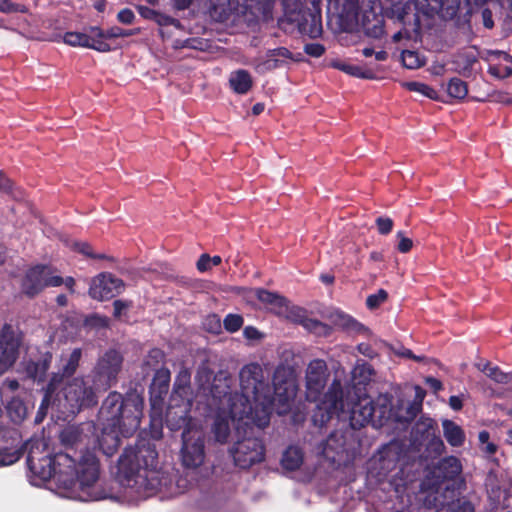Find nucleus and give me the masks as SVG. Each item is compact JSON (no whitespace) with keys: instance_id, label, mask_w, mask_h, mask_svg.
<instances>
[{"instance_id":"nucleus-1","label":"nucleus","mask_w":512,"mask_h":512,"mask_svg":"<svg viewBox=\"0 0 512 512\" xmlns=\"http://www.w3.org/2000/svg\"><path fill=\"white\" fill-rule=\"evenodd\" d=\"M241 396L244 400L241 407L236 403H219L226 406L233 420H251L258 428L263 429L270 423V414L275 395L280 402H288L292 397L288 387L281 393V387L274 383L272 387L264 376V371L259 363L252 362L244 365L239 372Z\"/></svg>"},{"instance_id":"nucleus-2","label":"nucleus","mask_w":512,"mask_h":512,"mask_svg":"<svg viewBox=\"0 0 512 512\" xmlns=\"http://www.w3.org/2000/svg\"><path fill=\"white\" fill-rule=\"evenodd\" d=\"M158 463L155 443L139 437L133 445L124 448L118 459L117 474L123 485L152 496L171 484L170 476L158 468Z\"/></svg>"},{"instance_id":"nucleus-3","label":"nucleus","mask_w":512,"mask_h":512,"mask_svg":"<svg viewBox=\"0 0 512 512\" xmlns=\"http://www.w3.org/2000/svg\"><path fill=\"white\" fill-rule=\"evenodd\" d=\"M28 467L41 481L54 478L65 489L91 488L99 479L100 464L95 453L86 450L78 460L70 452H56Z\"/></svg>"},{"instance_id":"nucleus-4","label":"nucleus","mask_w":512,"mask_h":512,"mask_svg":"<svg viewBox=\"0 0 512 512\" xmlns=\"http://www.w3.org/2000/svg\"><path fill=\"white\" fill-rule=\"evenodd\" d=\"M349 415V424L352 429L359 430L371 421H374L375 406L370 397L359 398L349 404L344 402V391L340 379H333L323 399L316 404L311 421L315 427H324L334 415L342 418Z\"/></svg>"},{"instance_id":"nucleus-5","label":"nucleus","mask_w":512,"mask_h":512,"mask_svg":"<svg viewBox=\"0 0 512 512\" xmlns=\"http://www.w3.org/2000/svg\"><path fill=\"white\" fill-rule=\"evenodd\" d=\"M144 399L137 392H110L99 410V420L107 428H116L123 437L132 436L140 427Z\"/></svg>"},{"instance_id":"nucleus-6","label":"nucleus","mask_w":512,"mask_h":512,"mask_svg":"<svg viewBox=\"0 0 512 512\" xmlns=\"http://www.w3.org/2000/svg\"><path fill=\"white\" fill-rule=\"evenodd\" d=\"M311 7H304L302 0H297L291 7L285 0V16L287 20L295 24L301 34L310 38H318L322 35V15L319 0H312Z\"/></svg>"},{"instance_id":"nucleus-7","label":"nucleus","mask_w":512,"mask_h":512,"mask_svg":"<svg viewBox=\"0 0 512 512\" xmlns=\"http://www.w3.org/2000/svg\"><path fill=\"white\" fill-rule=\"evenodd\" d=\"M98 392L93 384L87 386L82 377H75L67 383L64 382L58 390L61 397V407L71 414L79 412L82 408L96 405L98 403Z\"/></svg>"},{"instance_id":"nucleus-8","label":"nucleus","mask_w":512,"mask_h":512,"mask_svg":"<svg viewBox=\"0 0 512 512\" xmlns=\"http://www.w3.org/2000/svg\"><path fill=\"white\" fill-rule=\"evenodd\" d=\"M123 362L122 353L114 348H110L100 355L90 372L94 388L99 392H105L115 385L122 370Z\"/></svg>"},{"instance_id":"nucleus-9","label":"nucleus","mask_w":512,"mask_h":512,"mask_svg":"<svg viewBox=\"0 0 512 512\" xmlns=\"http://www.w3.org/2000/svg\"><path fill=\"white\" fill-rule=\"evenodd\" d=\"M385 13L388 18L396 20L403 26L402 30L393 35L394 42H399L403 38L411 39L412 33L419 34L421 21L417 3L411 1L395 3L387 8Z\"/></svg>"},{"instance_id":"nucleus-10","label":"nucleus","mask_w":512,"mask_h":512,"mask_svg":"<svg viewBox=\"0 0 512 512\" xmlns=\"http://www.w3.org/2000/svg\"><path fill=\"white\" fill-rule=\"evenodd\" d=\"M62 285V277L53 275V268L45 264H37L30 267L22 281L21 291L29 298H34L47 287H59Z\"/></svg>"},{"instance_id":"nucleus-11","label":"nucleus","mask_w":512,"mask_h":512,"mask_svg":"<svg viewBox=\"0 0 512 512\" xmlns=\"http://www.w3.org/2000/svg\"><path fill=\"white\" fill-rule=\"evenodd\" d=\"M236 466L248 469L265 459V446L261 438L246 435L237 440L230 449Z\"/></svg>"},{"instance_id":"nucleus-12","label":"nucleus","mask_w":512,"mask_h":512,"mask_svg":"<svg viewBox=\"0 0 512 512\" xmlns=\"http://www.w3.org/2000/svg\"><path fill=\"white\" fill-rule=\"evenodd\" d=\"M461 471L462 465L457 457H444L431 469L422 485L431 487L428 494H440L439 491L442 489L444 482L454 480Z\"/></svg>"},{"instance_id":"nucleus-13","label":"nucleus","mask_w":512,"mask_h":512,"mask_svg":"<svg viewBox=\"0 0 512 512\" xmlns=\"http://www.w3.org/2000/svg\"><path fill=\"white\" fill-rule=\"evenodd\" d=\"M327 364L323 359L312 360L306 369V399L318 403L328 379Z\"/></svg>"},{"instance_id":"nucleus-14","label":"nucleus","mask_w":512,"mask_h":512,"mask_svg":"<svg viewBox=\"0 0 512 512\" xmlns=\"http://www.w3.org/2000/svg\"><path fill=\"white\" fill-rule=\"evenodd\" d=\"M170 380L171 373L168 368L160 367L156 369L149 386L152 422L156 421V417H161L162 415L163 404L169 391Z\"/></svg>"},{"instance_id":"nucleus-15","label":"nucleus","mask_w":512,"mask_h":512,"mask_svg":"<svg viewBox=\"0 0 512 512\" xmlns=\"http://www.w3.org/2000/svg\"><path fill=\"white\" fill-rule=\"evenodd\" d=\"M125 288L122 279L109 272H102L93 277L88 294L97 301H107L119 295Z\"/></svg>"},{"instance_id":"nucleus-16","label":"nucleus","mask_w":512,"mask_h":512,"mask_svg":"<svg viewBox=\"0 0 512 512\" xmlns=\"http://www.w3.org/2000/svg\"><path fill=\"white\" fill-rule=\"evenodd\" d=\"M181 462L184 467L195 469L202 465L205 459V443L202 433L194 431L191 434L182 432Z\"/></svg>"},{"instance_id":"nucleus-17","label":"nucleus","mask_w":512,"mask_h":512,"mask_svg":"<svg viewBox=\"0 0 512 512\" xmlns=\"http://www.w3.org/2000/svg\"><path fill=\"white\" fill-rule=\"evenodd\" d=\"M445 493L443 494H427L424 500V504L428 508H436L435 512H475L474 505L465 497H458L446 502V493H449L451 497L455 494V489L446 485L444 487Z\"/></svg>"},{"instance_id":"nucleus-18","label":"nucleus","mask_w":512,"mask_h":512,"mask_svg":"<svg viewBox=\"0 0 512 512\" xmlns=\"http://www.w3.org/2000/svg\"><path fill=\"white\" fill-rule=\"evenodd\" d=\"M20 339L12 327L4 325L0 330V375L7 372L19 356Z\"/></svg>"},{"instance_id":"nucleus-19","label":"nucleus","mask_w":512,"mask_h":512,"mask_svg":"<svg viewBox=\"0 0 512 512\" xmlns=\"http://www.w3.org/2000/svg\"><path fill=\"white\" fill-rule=\"evenodd\" d=\"M400 456L401 449L396 443L391 442L383 445L372 460L374 469L377 470V475L379 477H386L391 471L395 470Z\"/></svg>"},{"instance_id":"nucleus-20","label":"nucleus","mask_w":512,"mask_h":512,"mask_svg":"<svg viewBox=\"0 0 512 512\" xmlns=\"http://www.w3.org/2000/svg\"><path fill=\"white\" fill-rule=\"evenodd\" d=\"M460 4V0H422L417 5L418 11L427 17L438 15L443 19H452L456 16Z\"/></svg>"},{"instance_id":"nucleus-21","label":"nucleus","mask_w":512,"mask_h":512,"mask_svg":"<svg viewBox=\"0 0 512 512\" xmlns=\"http://www.w3.org/2000/svg\"><path fill=\"white\" fill-rule=\"evenodd\" d=\"M190 411L191 408L167 406L165 413L166 426L171 431L182 430V432L187 431L188 434H191L194 431L191 427L192 418Z\"/></svg>"},{"instance_id":"nucleus-22","label":"nucleus","mask_w":512,"mask_h":512,"mask_svg":"<svg viewBox=\"0 0 512 512\" xmlns=\"http://www.w3.org/2000/svg\"><path fill=\"white\" fill-rule=\"evenodd\" d=\"M66 44L76 47H84L94 49L98 52H109L112 46L108 42L96 40L95 33H81V32H66L63 36Z\"/></svg>"},{"instance_id":"nucleus-23","label":"nucleus","mask_w":512,"mask_h":512,"mask_svg":"<svg viewBox=\"0 0 512 512\" xmlns=\"http://www.w3.org/2000/svg\"><path fill=\"white\" fill-rule=\"evenodd\" d=\"M53 354L50 351L40 353L37 359L25 362L26 377L38 383L46 380L47 372L51 366Z\"/></svg>"},{"instance_id":"nucleus-24","label":"nucleus","mask_w":512,"mask_h":512,"mask_svg":"<svg viewBox=\"0 0 512 512\" xmlns=\"http://www.w3.org/2000/svg\"><path fill=\"white\" fill-rule=\"evenodd\" d=\"M81 358L82 349H73L62 368L58 372L52 373L49 381H54L55 379V382L53 383L54 387L60 389V387H62L64 384L65 379L71 378L76 373Z\"/></svg>"},{"instance_id":"nucleus-25","label":"nucleus","mask_w":512,"mask_h":512,"mask_svg":"<svg viewBox=\"0 0 512 512\" xmlns=\"http://www.w3.org/2000/svg\"><path fill=\"white\" fill-rule=\"evenodd\" d=\"M23 453L27 452V467H30L35 462L41 461L46 457L52 455L49 450V446L44 438L32 437L21 445Z\"/></svg>"},{"instance_id":"nucleus-26","label":"nucleus","mask_w":512,"mask_h":512,"mask_svg":"<svg viewBox=\"0 0 512 512\" xmlns=\"http://www.w3.org/2000/svg\"><path fill=\"white\" fill-rule=\"evenodd\" d=\"M255 296L276 315H284L288 311L289 301L287 298L276 292H272L264 288H257L255 290Z\"/></svg>"},{"instance_id":"nucleus-27","label":"nucleus","mask_w":512,"mask_h":512,"mask_svg":"<svg viewBox=\"0 0 512 512\" xmlns=\"http://www.w3.org/2000/svg\"><path fill=\"white\" fill-rule=\"evenodd\" d=\"M120 431L116 428H107V425H102V431L98 437L99 449L107 456H113L121 445Z\"/></svg>"},{"instance_id":"nucleus-28","label":"nucleus","mask_w":512,"mask_h":512,"mask_svg":"<svg viewBox=\"0 0 512 512\" xmlns=\"http://www.w3.org/2000/svg\"><path fill=\"white\" fill-rule=\"evenodd\" d=\"M292 58V53L285 47L270 49L266 52V59L257 66L263 70H274L286 64L287 59Z\"/></svg>"},{"instance_id":"nucleus-29","label":"nucleus","mask_w":512,"mask_h":512,"mask_svg":"<svg viewBox=\"0 0 512 512\" xmlns=\"http://www.w3.org/2000/svg\"><path fill=\"white\" fill-rule=\"evenodd\" d=\"M54 382L55 380L48 381L46 387L44 388V396L35 418L37 423L41 422L46 416L48 407L50 405H57L59 408H61V397L60 393H58L59 389L54 387Z\"/></svg>"},{"instance_id":"nucleus-30","label":"nucleus","mask_w":512,"mask_h":512,"mask_svg":"<svg viewBox=\"0 0 512 512\" xmlns=\"http://www.w3.org/2000/svg\"><path fill=\"white\" fill-rule=\"evenodd\" d=\"M231 384L232 377L227 373L220 371L213 379L211 384L210 393L214 399L222 400L226 397L231 399Z\"/></svg>"},{"instance_id":"nucleus-31","label":"nucleus","mask_w":512,"mask_h":512,"mask_svg":"<svg viewBox=\"0 0 512 512\" xmlns=\"http://www.w3.org/2000/svg\"><path fill=\"white\" fill-rule=\"evenodd\" d=\"M393 396L390 393H380L375 399H372V405L375 406V417L378 423L382 425L384 420L393 419L396 409L392 407Z\"/></svg>"},{"instance_id":"nucleus-32","label":"nucleus","mask_w":512,"mask_h":512,"mask_svg":"<svg viewBox=\"0 0 512 512\" xmlns=\"http://www.w3.org/2000/svg\"><path fill=\"white\" fill-rule=\"evenodd\" d=\"M321 446L322 454L328 459L335 460L336 456L344 452L345 438L341 433L334 431L322 442Z\"/></svg>"},{"instance_id":"nucleus-33","label":"nucleus","mask_w":512,"mask_h":512,"mask_svg":"<svg viewBox=\"0 0 512 512\" xmlns=\"http://www.w3.org/2000/svg\"><path fill=\"white\" fill-rule=\"evenodd\" d=\"M229 84L237 94H246L252 88L253 80L247 70L239 69L231 73Z\"/></svg>"},{"instance_id":"nucleus-34","label":"nucleus","mask_w":512,"mask_h":512,"mask_svg":"<svg viewBox=\"0 0 512 512\" xmlns=\"http://www.w3.org/2000/svg\"><path fill=\"white\" fill-rule=\"evenodd\" d=\"M443 433L446 441L453 447H460L465 442L463 429L452 420H444L442 423Z\"/></svg>"},{"instance_id":"nucleus-35","label":"nucleus","mask_w":512,"mask_h":512,"mask_svg":"<svg viewBox=\"0 0 512 512\" xmlns=\"http://www.w3.org/2000/svg\"><path fill=\"white\" fill-rule=\"evenodd\" d=\"M304 460V454L301 448L297 446H289L282 455L281 465L283 469L288 471L298 470Z\"/></svg>"},{"instance_id":"nucleus-36","label":"nucleus","mask_w":512,"mask_h":512,"mask_svg":"<svg viewBox=\"0 0 512 512\" xmlns=\"http://www.w3.org/2000/svg\"><path fill=\"white\" fill-rule=\"evenodd\" d=\"M421 411L420 403H409L405 408L398 407L393 415V420L401 424H409L417 417Z\"/></svg>"},{"instance_id":"nucleus-37","label":"nucleus","mask_w":512,"mask_h":512,"mask_svg":"<svg viewBox=\"0 0 512 512\" xmlns=\"http://www.w3.org/2000/svg\"><path fill=\"white\" fill-rule=\"evenodd\" d=\"M333 67L360 79H374L375 73L371 69H365L359 65H352L343 62H334Z\"/></svg>"},{"instance_id":"nucleus-38","label":"nucleus","mask_w":512,"mask_h":512,"mask_svg":"<svg viewBox=\"0 0 512 512\" xmlns=\"http://www.w3.org/2000/svg\"><path fill=\"white\" fill-rule=\"evenodd\" d=\"M212 432L217 442L224 444L230 435V425L227 418L218 415L213 423Z\"/></svg>"},{"instance_id":"nucleus-39","label":"nucleus","mask_w":512,"mask_h":512,"mask_svg":"<svg viewBox=\"0 0 512 512\" xmlns=\"http://www.w3.org/2000/svg\"><path fill=\"white\" fill-rule=\"evenodd\" d=\"M20 432L11 427L0 426V448L5 446L21 447Z\"/></svg>"},{"instance_id":"nucleus-40","label":"nucleus","mask_w":512,"mask_h":512,"mask_svg":"<svg viewBox=\"0 0 512 512\" xmlns=\"http://www.w3.org/2000/svg\"><path fill=\"white\" fill-rule=\"evenodd\" d=\"M7 412L11 420L20 423L26 417L27 409L23 401L19 398H12L7 405Z\"/></svg>"},{"instance_id":"nucleus-41","label":"nucleus","mask_w":512,"mask_h":512,"mask_svg":"<svg viewBox=\"0 0 512 512\" xmlns=\"http://www.w3.org/2000/svg\"><path fill=\"white\" fill-rule=\"evenodd\" d=\"M447 92L452 98L462 100L468 94L467 83L461 78L453 77L448 82Z\"/></svg>"},{"instance_id":"nucleus-42","label":"nucleus","mask_w":512,"mask_h":512,"mask_svg":"<svg viewBox=\"0 0 512 512\" xmlns=\"http://www.w3.org/2000/svg\"><path fill=\"white\" fill-rule=\"evenodd\" d=\"M23 455L22 447L5 446L0 448V466L14 464Z\"/></svg>"},{"instance_id":"nucleus-43","label":"nucleus","mask_w":512,"mask_h":512,"mask_svg":"<svg viewBox=\"0 0 512 512\" xmlns=\"http://www.w3.org/2000/svg\"><path fill=\"white\" fill-rule=\"evenodd\" d=\"M477 367L497 383L506 384L510 380V377L507 373H504L498 366H492L489 362L483 365L478 364Z\"/></svg>"},{"instance_id":"nucleus-44","label":"nucleus","mask_w":512,"mask_h":512,"mask_svg":"<svg viewBox=\"0 0 512 512\" xmlns=\"http://www.w3.org/2000/svg\"><path fill=\"white\" fill-rule=\"evenodd\" d=\"M193 403V392H181L177 390H172L171 395L169 397L168 406L173 407H184V408H192Z\"/></svg>"},{"instance_id":"nucleus-45","label":"nucleus","mask_w":512,"mask_h":512,"mask_svg":"<svg viewBox=\"0 0 512 512\" xmlns=\"http://www.w3.org/2000/svg\"><path fill=\"white\" fill-rule=\"evenodd\" d=\"M172 390H177L184 393L192 392L191 373L187 368L183 367L179 370L175 377Z\"/></svg>"},{"instance_id":"nucleus-46","label":"nucleus","mask_w":512,"mask_h":512,"mask_svg":"<svg viewBox=\"0 0 512 512\" xmlns=\"http://www.w3.org/2000/svg\"><path fill=\"white\" fill-rule=\"evenodd\" d=\"M437 423L431 418H420L415 425V432L420 434L421 437L434 436L437 430Z\"/></svg>"},{"instance_id":"nucleus-47","label":"nucleus","mask_w":512,"mask_h":512,"mask_svg":"<svg viewBox=\"0 0 512 512\" xmlns=\"http://www.w3.org/2000/svg\"><path fill=\"white\" fill-rule=\"evenodd\" d=\"M89 32L95 33L96 40L107 42V40L109 39L120 38L122 35V28L118 26H113L107 30H103L100 27L93 26L90 27Z\"/></svg>"},{"instance_id":"nucleus-48","label":"nucleus","mask_w":512,"mask_h":512,"mask_svg":"<svg viewBox=\"0 0 512 512\" xmlns=\"http://www.w3.org/2000/svg\"><path fill=\"white\" fill-rule=\"evenodd\" d=\"M404 85L409 91L418 92L429 99L436 100L438 98V92L425 83L411 81L406 82Z\"/></svg>"},{"instance_id":"nucleus-49","label":"nucleus","mask_w":512,"mask_h":512,"mask_svg":"<svg viewBox=\"0 0 512 512\" xmlns=\"http://www.w3.org/2000/svg\"><path fill=\"white\" fill-rule=\"evenodd\" d=\"M80 432L75 427H67L60 433L61 443L68 450H73V446L79 441Z\"/></svg>"},{"instance_id":"nucleus-50","label":"nucleus","mask_w":512,"mask_h":512,"mask_svg":"<svg viewBox=\"0 0 512 512\" xmlns=\"http://www.w3.org/2000/svg\"><path fill=\"white\" fill-rule=\"evenodd\" d=\"M401 59L404 67L408 69H417L424 65L423 60L416 51L404 50L401 54Z\"/></svg>"},{"instance_id":"nucleus-51","label":"nucleus","mask_w":512,"mask_h":512,"mask_svg":"<svg viewBox=\"0 0 512 512\" xmlns=\"http://www.w3.org/2000/svg\"><path fill=\"white\" fill-rule=\"evenodd\" d=\"M299 324L302 325L306 330L313 333H324L326 334L330 327L321 322L320 320L309 318L306 316L304 319H299Z\"/></svg>"},{"instance_id":"nucleus-52","label":"nucleus","mask_w":512,"mask_h":512,"mask_svg":"<svg viewBox=\"0 0 512 512\" xmlns=\"http://www.w3.org/2000/svg\"><path fill=\"white\" fill-rule=\"evenodd\" d=\"M363 28L367 36L381 38L384 35V21L382 18H376L375 23L370 25L363 19Z\"/></svg>"},{"instance_id":"nucleus-53","label":"nucleus","mask_w":512,"mask_h":512,"mask_svg":"<svg viewBox=\"0 0 512 512\" xmlns=\"http://www.w3.org/2000/svg\"><path fill=\"white\" fill-rule=\"evenodd\" d=\"M374 371L368 363L357 365L353 370V377L359 378V384H365L371 380Z\"/></svg>"},{"instance_id":"nucleus-54","label":"nucleus","mask_w":512,"mask_h":512,"mask_svg":"<svg viewBox=\"0 0 512 512\" xmlns=\"http://www.w3.org/2000/svg\"><path fill=\"white\" fill-rule=\"evenodd\" d=\"M244 319L239 314L230 313L225 316L223 326L230 333L237 332L243 325Z\"/></svg>"},{"instance_id":"nucleus-55","label":"nucleus","mask_w":512,"mask_h":512,"mask_svg":"<svg viewBox=\"0 0 512 512\" xmlns=\"http://www.w3.org/2000/svg\"><path fill=\"white\" fill-rule=\"evenodd\" d=\"M74 249L77 252H79V253H81V254H83V255L91 258V259H99V260H104V259L112 260L113 259L112 257H108L105 254H96V253H94L93 249H92V246L89 243H87V242H76L74 244Z\"/></svg>"},{"instance_id":"nucleus-56","label":"nucleus","mask_w":512,"mask_h":512,"mask_svg":"<svg viewBox=\"0 0 512 512\" xmlns=\"http://www.w3.org/2000/svg\"><path fill=\"white\" fill-rule=\"evenodd\" d=\"M164 360L165 353L159 348H153L149 351L144 364L156 370L158 369L157 367L164 362Z\"/></svg>"},{"instance_id":"nucleus-57","label":"nucleus","mask_w":512,"mask_h":512,"mask_svg":"<svg viewBox=\"0 0 512 512\" xmlns=\"http://www.w3.org/2000/svg\"><path fill=\"white\" fill-rule=\"evenodd\" d=\"M388 298V293L384 289H379L376 293L371 294L366 299V306L370 309L378 308Z\"/></svg>"},{"instance_id":"nucleus-58","label":"nucleus","mask_w":512,"mask_h":512,"mask_svg":"<svg viewBox=\"0 0 512 512\" xmlns=\"http://www.w3.org/2000/svg\"><path fill=\"white\" fill-rule=\"evenodd\" d=\"M375 225L379 234L388 235L393 230L394 222L390 217L379 216L375 219Z\"/></svg>"},{"instance_id":"nucleus-59","label":"nucleus","mask_w":512,"mask_h":512,"mask_svg":"<svg viewBox=\"0 0 512 512\" xmlns=\"http://www.w3.org/2000/svg\"><path fill=\"white\" fill-rule=\"evenodd\" d=\"M84 324L90 328H106L108 326V318L98 314H92L85 318Z\"/></svg>"},{"instance_id":"nucleus-60","label":"nucleus","mask_w":512,"mask_h":512,"mask_svg":"<svg viewBox=\"0 0 512 512\" xmlns=\"http://www.w3.org/2000/svg\"><path fill=\"white\" fill-rule=\"evenodd\" d=\"M343 326L348 331H352L358 334H364L369 331V329L364 326L362 323L358 322L354 318L348 316L344 319Z\"/></svg>"},{"instance_id":"nucleus-61","label":"nucleus","mask_w":512,"mask_h":512,"mask_svg":"<svg viewBox=\"0 0 512 512\" xmlns=\"http://www.w3.org/2000/svg\"><path fill=\"white\" fill-rule=\"evenodd\" d=\"M396 238L398 239L397 250L400 253H408L413 247L412 239L405 236L403 231H398L396 233Z\"/></svg>"},{"instance_id":"nucleus-62","label":"nucleus","mask_w":512,"mask_h":512,"mask_svg":"<svg viewBox=\"0 0 512 512\" xmlns=\"http://www.w3.org/2000/svg\"><path fill=\"white\" fill-rule=\"evenodd\" d=\"M325 50L324 45L320 43H307L304 46V52L315 58L321 57L325 53Z\"/></svg>"},{"instance_id":"nucleus-63","label":"nucleus","mask_w":512,"mask_h":512,"mask_svg":"<svg viewBox=\"0 0 512 512\" xmlns=\"http://www.w3.org/2000/svg\"><path fill=\"white\" fill-rule=\"evenodd\" d=\"M132 305L131 301L117 299L113 302V316L115 318H120L125 310H127Z\"/></svg>"},{"instance_id":"nucleus-64","label":"nucleus","mask_w":512,"mask_h":512,"mask_svg":"<svg viewBox=\"0 0 512 512\" xmlns=\"http://www.w3.org/2000/svg\"><path fill=\"white\" fill-rule=\"evenodd\" d=\"M117 20L122 24L130 25L135 20L134 12L129 8H124L118 12Z\"/></svg>"}]
</instances>
